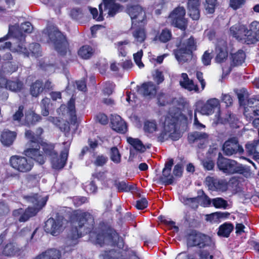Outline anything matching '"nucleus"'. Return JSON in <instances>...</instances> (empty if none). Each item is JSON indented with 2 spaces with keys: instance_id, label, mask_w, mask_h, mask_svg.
I'll return each mask as SVG.
<instances>
[{
  "instance_id": "f257e3e1",
  "label": "nucleus",
  "mask_w": 259,
  "mask_h": 259,
  "mask_svg": "<svg viewBox=\"0 0 259 259\" xmlns=\"http://www.w3.org/2000/svg\"><path fill=\"white\" fill-rule=\"evenodd\" d=\"M93 221L92 215L88 212L81 210L74 211L72 218V228L68 234L66 244L74 246L78 243V239L82 236L83 227L89 222Z\"/></svg>"
},
{
  "instance_id": "f03ea898",
  "label": "nucleus",
  "mask_w": 259,
  "mask_h": 259,
  "mask_svg": "<svg viewBox=\"0 0 259 259\" xmlns=\"http://www.w3.org/2000/svg\"><path fill=\"white\" fill-rule=\"evenodd\" d=\"M230 33L238 40L247 44L259 41V22H252L248 26L236 24L230 28Z\"/></svg>"
},
{
  "instance_id": "7ed1b4c3",
  "label": "nucleus",
  "mask_w": 259,
  "mask_h": 259,
  "mask_svg": "<svg viewBox=\"0 0 259 259\" xmlns=\"http://www.w3.org/2000/svg\"><path fill=\"white\" fill-rule=\"evenodd\" d=\"M115 0H103V3L99 6V14L96 8L90 7L89 10L94 19L101 21L103 20L104 16L106 14L105 12H107L108 16L113 17L121 10V6L115 3Z\"/></svg>"
},
{
  "instance_id": "20e7f679",
  "label": "nucleus",
  "mask_w": 259,
  "mask_h": 259,
  "mask_svg": "<svg viewBox=\"0 0 259 259\" xmlns=\"http://www.w3.org/2000/svg\"><path fill=\"white\" fill-rule=\"evenodd\" d=\"M179 49L175 51V57L179 62H185L191 58L193 51L196 50V42L193 37L185 38L184 35L181 39Z\"/></svg>"
},
{
  "instance_id": "39448f33",
  "label": "nucleus",
  "mask_w": 259,
  "mask_h": 259,
  "mask_svg": "<svg viewBox=\"0 0 259 259\" xmlns=\"http://www.w3.org/2000/svg\"><path fill=\"white\" fill-rule=\"evenodd\" d=\"M24 198L27 202L32 203L33 206H29L21 215L19 220L21 222L27 221L30 217L34 216L45 205L47 201L46 197H43L37 194L25 196Z\"/></svg>"
},
{
  "instance_id": "423d86ee",
  "label": "nucleus",
  "mask_w": 259,
  "mask_h": 259,
  "mask_svg": "<svg viewBox=\"0 0 259 259\" xmlns=\"http://www.w3.org/2000/svg\"><path fill=\"white\" fill-rule=\"evenodd\" d=\"M35 136L31 131H26L25 137L30 140V147L24 151V153L26 156L31 157L39 164H42L45 162V158L39 150L38 137Z\"/></svg>"
},
{
  "instance_id": "0eeeda50",
  "label": "nucleus",
  "mask_w": 259,
  "mask_h": 259,
  "mask_svg": "<svg viewBox=\"0 0 259 259\" xmlns=\"http://www.w3.org/2000/svg\"><path fill=\"white\" fill-rule=\"evenodd\" d=\"M90 236L93 242L101 246L104 244L113 246L117 239L119 240L116 232L112 230H102L98 232H92L90 233Z\"/></svg>"
},
{
  "instance_id": "6e6552de",
  "label": "nucleus",
  "mask_w": 259,
  "mask_h": 259,
  "mask_svg": "<svg viewBox=\"0 0 259 259\" xmlns=\"http://www.w3.org/2000/svg\"><path fill=\"white\" fill-rule=\"evenodd\" d=\"M43 150L46 155L51 157V163L54 168L56 169L62 168L67 159L69 149L66 148L61 154L60 158H58L56 152L54 149V146L51 144L42 145Z\"/></svg>"
},
{
  "instance_id": "1a4fd4ad",
  "label": "nucleus",
  "mask_w": 259,
  "mask_h": 259,
  "mask_svg": "<svg viewBox=\"0 0 259 259\" xmlns=\"http://www.w3.org/2000/svg\"><path fill=\"white\" fill-rule=\"evenodd\" d=\"M45 30V33H48V36L51 41L54 45L56 51L61 55H64L67 50L68 44L65 37L57 29L53 28Z\"/></svg>"
},
{
  "instance_id": "9d476101",
  "label": "nucleus",
  "mask_w": 259,
  "mask_h": 259,
  "mask_svg": "<svg viewBox=\"0 0 259 259\" xmlns=\"http://www.w3.org/2000/svg\"><path fill=\"white\" fill-rule=\"evenodd\" d=\"M187 244L189 246H197L200 248H204L207 246H212L211 238L207 235L193 231L190 233L187 238Z\"/></svg>"
},
{
  "instance_id": "9b49d317",
  "label": "nucleus",
  "mask_w": 259,
  "mask_h": 259,
  "mask_svg": "<svg viewBox=\"0 0 259 259\" xmlns=\"http://www.w3.org/2000/svg\"><path fill=\"white\" fill-rule=\"evenodd\" d=\"M217 166L219 169L227 174L241 173L243 168L236 161L223 157L221 153L219 155Z\"/></svg>"
},
{
  "instance_id": "f8f14e48",
  "label": "nucleus",
  "mask_w": 259,
  "mask_h": 259,
  "mask_svg": "<svg viewBox=\"0 0 259 259\" xmlns=\"http://www.w3.org/2000/svg\"><path fill=\"white\" fill-rule=\"evenodd\" d=\"M67 223V220L62 216L51 218L46 222L45 230L53 236H57L64 230Z\"/></svg>"
},
{
  "instance_id": "ddd939ff",
  "label": "nucleus",
  "mask_w": 259,
  "mask_h": 259,
  "mask_svg": "<svg viewBox=\"0 0 259 259\" xmlns=\"http://www.w3.org/2000/svg\"><path fill=\"white\" fill-rule=\"evenodd\" d=\"M9 162L13 168L22 173L29 171L33 167V163L31 160L19 155L12 156Z\"/></svg>"
},
{
  "instance_id": "4468645a",
  "label": "nucleus",
  "mask_w": 259,
  "mask_h": 259,
  "mask_svg": "<svg viewBox=\"0 0 259 259\" xmlns=\"http://www.w3.org/2000/svg\"><path fill=\"white\" fill-rule=\"evenodd\" d=\"M220 101L217 98H211L204 102L202 100L196 103V111L203 115H210L214 113V109L219 108Z\"/></svg>"
},
{
  "instance_id": "2eb2a0df",
  "label": "nucleus",
  "mask_w": 259,
  "mask_h": 259,
  "mask_svg": "<svg viewBox=\"0 0 259 259\" xmlns=\"http://www.w3.org/2000/svg\"><path fill=\"white\" fill-rule=\"evenodd\" d=\"M177 118L172 115L167 116L165 117L164 122L163 131L158 136V141L163 142L168 138L173 139V134L176 131V123Z\"/></svg>"
},
{
  "instance_id": "dca6fc26",
  "label": "nucleus",
  "mask_w": 259,
  "mask_h": 259,
  "mask_svg": "<svg viewBox=\"0 0 259 259\" xmlns=\"http://www.w3.org/2000/svg\"><path fill=\"white\" fill-rule=\"evenodd\" d=\"M127 12L131 17L132 22V29L134 25L140 23H145L146 20L145 11L139 5L132 6L128 8Z\"/></svg>"
},
{
  "instance_id": "f3484780",
  "label": "nucleus",
  "mask_w": 259,
  "mask_h": 259,
  "mask_svg": "<svg viewBox=\"0 0 259 259\" xmlns=\"http://www.w3.org/2000/svg\"><path fill=\"white\" fill-rule=\"evenodd\" d=\"M185 14L186 11L184 7H179L176 8L169 16L171 24L181 29H185L186 26Z\"/></svg>"
},
{
  "instance_id": "a211bd4d",
  "label": "nucleus",
  "mask_w": 259,
  "mask_h": 259,
  "mask_svg": "<svg viewBox=\"0 0 259 259\" xmlns=\"http://www.w3.org/2000/svg\"><path fill=\"white\" fill-rule=\"evenodd\" d=\"M223 150L225 154L227 156H231L237 153L242 154L244 151L243 148L239 144L238 139L235 137L226 141Z\"/></svg>"
},
{
  "instance_id": "6ab92c4d",
  "label": "nucleus",
  "mask_w": 259,
  "mask_h": 259,
  "mask_svg": "<svg viewBox=\"0 0 259 259\" xmlns=\"http://www.w3.org/2000/svg\"><path fill=\"white\" fill-rule=\"evenodd\" d=\"M4 47L10 49L13 52L23 54L26 56L29 55V52L25 45V36L22 34L20 36V38L17 39L16 42L14 43L13 46H12L11 42H6Z\"/></svg>"
},
{
  "instance_id": "aec40b11",
  "label": "nucleus",
  "mask_w": 259,
  "mask_h": 259,
  "mask_svg": "<svg viewBox=\"0 0 259 259\" xmlns=\"http://www.w3.org/2000/svg\"><path fill=\"white\" fill-rule=\"evenodd\" d=\"M206 184L208 189L212 191L224 192L228 189V182L224 180L207 177L206 178Z\"/></svg>"
},
{
  "instance_id": "412c9836",
  "label": "nucleus",
  "mask_w": 259,
  "mask_h": 259,
  "mask_svg": "<svg viewBox=\"0 0 259 259\" xmlns=\"http://www.w3.org/2000/svg\"><path fill=\"white\" fill-rule=\"evenodd\" d=\"M173 164V159H169L165 163L164 168L163 169L162 175L160 178V181L165 185L172 184L174 182L173 176L170 174Z\"/></svg>"
},
{
  "instance_id": "4be33fe9",
  "label": "nucleus",
  "mask_w": 259,
  "mask_h": 259,
  "mask_svg": "<svg viewBox=\"0 0 259 259\" xmlns=\"http://www.w3.org/2000/svg\"><path fill=\"white\" fill-rule=\"evenodd\" d=\"M208 139V135L205 133L195 132L190 134L188 140L190 143H197L199 148L206 143Z\"/></svg>"
},
{
  "instance_id": "5701e85b",
  "label": "nucleus",
  "mask_w": 259,
  "mask_h": 259,
  "mask_svg": "<svg viewBox=\"0 0 259 259\" xmlns=\"http://www.w3.org/2000/svg\"><path fill=\"white\" fill-rule=\"evenodd\" d=\"M227 44L225 41H219L216 48V62L221 63L225 62L228 58Z\"/></svg>"
},
{
  "instance_id": "b1692460",
  "label": "nucleus",
  "mask_w": 259,
  "mask_h": 259,
  "mask_svg": "<svg viewBox=\"0 0 259 259\" xmlns=\"http://www.w3.org/2000/svg\"><path fill=\"white\" fill-rule=\"evenodd\" d=\"M244 114L246 116L259 115V100L253 98L248 100L245 107Z\"/></svg>"
},
{
  "instance_id": "393cba45",
  "label": "nucleus",
  "mask_w": 259,
  "mask_h": 259,
  "mask_svg": "<svg viewBox=\"0 0 259 259\" xmlns=\"http://www.w3.org/2000/svg\"><path fill=\"white\" fill-rule=\"evenodd\" d=\"M112 128L117 132L123 134L127 131V125L121 117L118 115H112L111 118Z\"/></svg>"
},
{
  "instance_id": "a878e982",
  "label": "nucleus",
  "mask_w": 259,
  "mask_h": 259,
  "mask_svg": "<svg viewBox=\"0 0 259 259\" xmlns=\"http://www.w3.org/2000/svg\"><path fill=\"white\" fill-rule=\"evenodd\" d=\"M200 5L199 0H189L188 2L187 7L189 14L193 20H198L200 17Z\"/></svg>"
},
{
  "instance_id": "bb28decb",
  "label": "nucleus",
  "mask_w": 259,
  "mask_h": 259,
  "mask_svg": "<svg viewBox=\"0 0 259 259\" xmlns=\"http://www.w3.org/2000/svg\"><path fill=\"white\" fill-rule=\"evenodd\" d=\"M157 89V87L152 82L149 81L142 84L139 92L144 96L152 98L156 95Z\"/></svg>"
},
{
  "instance_id": "cd10ccee",
  "label": "nucleus",
  "mask_w": 259,
  "mask_h": 259,
  "mask_svg": "<svg viewBox=\"0 0 259 259\" xmlns=\"http://www.w3.org/2000/svg\"><path fill=\"white\" fill-rule=\"evenodd\" d=\"M22 85L19 81H8L5 78H0V88H6L12 91L18 92L21 90Z\"/></svg>"
},
{
  "instance_id": "c85d7f7f",
  "label": "nucleus",
  "mask_w": 259,
  "mask_h": 259,
  "mask_svg": "<svg viewBox=\"0 0 259 259\" xmlns=\"http://www.w3.org/2000/svg\"><path fill=\"white\" fill-rule=\"evenodd\" d=\"M180 85L184 88L189 91H194L196 92H199V89L197 85H195L193 80H190L186 73H183L181 74V79L180 80Z\"/></svg>"
},
{
  "instance_id": "c756f323",
  "label": "nucleus",
  "mask_w": 259,
  "mask_h": 259,
  "mask_svg": "<svg viewBox=\"0 0 259 259\" xmlns=\"http://www.w3.org/2000/svg\"><path fill=\"white\" fill-rule=\"evenodd\" d=\"M20 249L17 244L13 242H10L7 244L3 249V253L6 256H14L19 255Z\"/></svg>"
},
{
  "instance_id": "7c9ffc66",
  "label": "nucleus",
  "mask_w": 259,
  "mask_h": 259,
  "mask_svg": "<svg viewBox=\"0 0 259 259\" xmlns=\"http://www.w3.org/2000/svg\"><path fill=\"white\" fill-rule=\"evenodd\" d=\"M127 142L137 151L144 152L147 148H149V145L145 146L138 139L128 137Z\"/></svg>"
},
{
  "instance_id": "2f4dec72",
  "label": "nucleus",
  "mask_w": 259,
  "mask_h": 259,
  "mask_svg": "<svg viewBox=\"0 0 259 259\" xmlns=\"http://www.w3.org/2000/svg\"><path fill=\"white\" fill-rule=\"evenodd\" d=\"M208 249H203L199 253V259H215L214 252V245L212 242V246H207ZM218 259H222L221 257H218Z\"/></svg>"
},
{
  "instance_id": "473e14b6",
  "label": "nucleus",
  "mask_w": 259,
  "mask_h": 259,
  "mask_svg": "<svg viewBox=\"0 0 259 259\" xmlns=\"http://www.w3.org/2000/svg\"><path fill=\"white\" fill-rule=\"evenodd\" d=\"M16 137V133L10 131H5L3 132L1 136L2 143L6 146L11 145Z\"/></svg>"
},
{
  "instance_id": "72a5a7b5",
  "label": "nucleus",
  "mask_w": 259,
  "mask_h": 259,
  "mask_svg": "<svg viewBox=\"0 0 259 259\" xmlns=\"http://www.w3.org/2000/svg\"><path fill=\"white\" fill-rule=\"evenodd\" d=\"M245 54L242 50H239L235 53L231 55V60L233 66L241 65L245 61Z\"/></svg>"
},
{
  "instance_id": "f704fd0d",
  "label": "nucleus",
  "mask_w": 259,
  "mask_h": 259,
  "mask_svg": "<svg viewBox=\"0 0 259 259\" xmlns=\"http://www.w3.org/2000/svg\"><path fill=\"white\" fill-rule=\"evenodd\" d=\"M44 259H60L61 253L57 249H49L40 254Z\"/></svg>"
},
{
  "instance_id": "c9c22d12",
  "label": "nucleus",
  "mask_w": 259,
  "mask_h": 259,
  "mask_svg": "<svg viewBox=\"0 0 259 259\" xmlns=\"http://www.w3.org/2000/svg\"><path fill=\"white\" fill-rule=\"evenodd\" d=\"M119 53L122 56H125L127 49L131 46V41L128 39H125L117 42L115 44Z\"/></svg>"
},
{
  "instance_id": "e433bc0d",
  "label": "nucleus",
  "mask_w": 259,
  "mask_h": 259,
  "mask_svg": "<svg viewBox=\"0 0 259 259\" xmlns=\"http://www.w3.org/2000/svg\"><path fill=\"white\" fill-rule=\"evenodd\" d=\"M135 40L137 42H143L146 38V32L144 28H138L134 29L132 32Z\"/></svg>"
},
{
  "instance_id": "4c0bfd02",
  "label": "nucleus",
  "mask_w": 259,
  "mask_h": 259,
  "mask_svg": "<svg viewBox=\"0 0 259 259\" xmlns=\"http://www.w3.org/2000/svg\"><path fill=\"white\" fill-rule=\"evenodd\" d=\"M43 91V83L40 80H36L31 85L30 93L33 97H37Z\"/></svg>"
},
{
  "instance_id": "58836bf2",
  "label": "nucleus",
  "mask_w": 259,
  "mask_h": 259,
  "mask_svg": "<svg viewBox=\"0 0 259 259\" xmlns=\"http://www.w3.org/2000/svg\"><path fill=\"white\" fill-rule=\"evenodd\" d=\"M94 53V51L89 46H83L78 51V55L84 59L90 58Z\"/></svg>"
},
{
  "instance_id": "ea45409f",
  "label": "nucleus",
  "mask_w": 259,
  "mask_h": 259,
  "mask_svg": "<svg viewBox=\"0 0 259 259\" xmlns=\"http://www.w3.org/2000/svg\"><path fill=\"white\" fill-rule=\"evenodd\" d=\"M171 31L169 29L165 28L159 34L156 35L154 39L155 40H158L162 42L165 43L169 41L171 39Z\"/></svg>"
},
{
  "instance_id": "a19ab883",
  "label": "nucleus",
  "mask_w": 259,
  "mask_h": 259,
  "mask_svg": "<svg viewBox=\"0 0 259 259\" xmlns=\"http://www.w3.org/2000/svg\"><path fill=\"white\" fill-rule=\"evenodd\" d=\"M145 132L149 135L153 134L157 130V125L155 120L146 121L144 125Z\"/></svg>"
},
{
  "instance_id": "79ce46f5",
  "label": "nucleus",
  "mask_w": 259,
  "mask_h": 259,
  "mask_svg": "<svg viewBox=\"0 0 259 259\" xmlns=\"http://www.w3.org/2000/svg\"><path fill=\"white\" fill-rule=\"evenodd\" d=\"M233 228L231 224L225 223L220 227L218 234L219 236L228 237Z\"/></svg>"
},
{
  "instance_id": "37998d69",
  "label": "nucleus",
  "mask_w": 259,
  "mask_h": 259,
  "mask_svg": "<svg viewBox=\"0 0 259 259\" xmlns=\"http://www.w3.org/2000/svg\"><path fill=\"white\" fill-rule=\"evenodd\" d=\"M40 119V116L33 111L28 112L25 115V121L29 125L35 124Z\"/></svg>"
},
{
  "instance_id": "c03bdc74",
  "label": "nucleus",
  "mask_w": 259,
  "mask_h": 259,
  "mask_svg": "<svg viewBox=\"0 0 259 259\" xmlns=\"http://www.w3.org/2000/svg\"><path fill=\"white\" fill-rule=\"evenodd\" d=\"M258 142V140H254L252 142L248 143L246 144V150L249 155H254L256 154Z\"/></svg>"
},
{
  "instance_id": "a18cd8bd",
  "label": "nucleus",
  "mask_w": 259,
  "mask_h": 259,
  "mask_svg": "<svg viewBox=\"0 0 259 259\" xmlns=\"http://www.w3.org/2000/svg\"><path fill=\"white\" fill-rule=\"evenodd\" d=\"M110 159L115 163H119L121 161V155L116 147H113L111 149Z\"/></svg>"
},
{
  "instance_id": "49530a36",
  "label": "nucleus",
  "mask_w": 259,
  "mask_h": 259,
  "mask_svg": "<svg viewBox=\"0 0 259 259\" xmlns=\"http://www.w3.org/2000/svg\"><path fill=\"white\" fill-rule=\"evenodd\" d=\"M212 203L213 206L218 208H226L228 205L227 201L226 200L220 197L212 199Z\"/></svg>"
},
{
  "instance_id": "de8ad7c7",
  "label": "nucleus",
  "mask_w": 259,
  "mask_h": 259,
  "mask_svg": "<svg viewBox=\"0 0 259 259\" xmlns=\"http://www.w3.org/2000/svg\"><path fill=\"white\" fill-rule=\"evenodd\" d=\"M217 4V0H205L204 6L206 12L209 14L213 13Z\"/></svg>"
},
{
  "instance_id": "09e8293b",
  "label": "nucleus",
  "mask_w": 259,
  "mask_h": 259,
  "mask_svg": "<svg viewBox=\"0 0 259 259\" xmlns=\"http://www.w3.org/2000/svg\"><path fill=\"white\" fill-rule=\"evenodd\" d=\"M101 256L103 259H118L120 254L114 250H110L109 252L105 251Z\"/></svg>"
},
{
  "instance_id": "8fccbe9b",
  "label": "nucleus",
  "mask_w": 259,
  "mask_h": 259,
  "mask_svg": "<svg viewBox=\"0 0 259 259\" xmlns=\"http://www.w3.org/2000/svg\"><path fill=\"white\" fill-rule=\"evenodd\" d=\"M29 50L30 51L29 54L31 53L32 56L35 57H37L40 55V46L38 44L34 43L31 44L29 46Z\"/></svg>"
},
{
  "instance_id": "3c124183",
  "label": "nucleus",
  "mask_w": 259,
  "mask_h": 259,
  "mask_svg": "<svg viewBox=\"0 0 259 259\" xmlns=\"http://www.w3.org/2000/svg\"><path fill=\"white\" fill-rule=\"evenodd\" d=\"M108 160L107 156L104 155H98L95 157L93 163L97 166H102L107 163Z\"/></svg>"
},
{
  "instance_id": "603ef678",
  "label": "nucleus",
  "mask_w": 259,
  "mask_h": 259,
  "mask_svg": "<svg viewBox=\"0 0 259 259\" xmlns=\"http://www.w3.org/2000/svg\"><path fill=\"white\" fill-rule=\"evenodd\" d=\"M143 53L142 50H140L133 55L134 59L136 64L140 68L143 67L144 66V64L141 62V59L143 56Z\"/></svg>"
},
{
  "instance_id": "864d4df0",
  "label": "nucleus",
  "mask_w": 259,
  "mask_h": 259,
  "mask_svg": "<svg viewBox=\"0 0 259 259\" xmlns=\"http://www.w3.org/2000/svg\"><path fill=\"white\" fill-rule=\"evenodd\" d=\"M157 100L159 104L161 106L168 104L169 100L168 96L163 93H159L158 94Z\"/></svg>"
},
{
  "instance_id": "5fc2aeb1",
  "label": "nucleus",
  "mask_w": 259,
  "mask_h": 259,
  "mask_svg": "<svg viewBox=\"0 0 259 259\" xmlns=\"http://www.w3.org/2000/svg\"><path fill=\"white\" fill-rule=\"evenodd\" d=\"M33 27L31 24L29 22H26L21 24L20 30L21 31L20 36L22 34V32L30 33L32 31Z\"/></svg>"
},
{
  "instance_id": "6e6d98bb",
  "label": "nucleus",
  "mask_w": 259,
  "mask_h": 259,
  "mask_svg": "<svg viewBox=\"0 0 259 259\" xmlns=\"http://www.w3.org/2000/svg\"><path fill=\"white\" fill-rule=\"evenodd\" d=\"M117 189L121 191H129L132 190L134 187L128 185L125 182L122 181L116 184Z\"/></svg>"
},
{
  "instance_id": "4d7b16f0",
  "label": "nucleus",
  "mask_w": 259,
  "mask_h": 259,
  "mask_svg": "<svg viewBox=\"0 0 259 259\" xmlns=\"http://www.w3.org/2000/svg\"><path fill=\"white\" fill-rule=\"evenodd\" d=\"M212 59L211 52L206 51L202 57V62L205 65L210 64Z\"/></svg>"
},
{
  "instance_id": "13d9d810",
  "label": "nucleus",
  "mask_w": 259,
  "mask_h": 259,
  "mask_svg": "<svg viewBox=\"0 0 259 259\" xmlns=\"http://www.w3.org/2000/svg\"><path fill=\"white\" fill-rule=\"evenodd\" d=\"M24 107L23 106H20L18 110L13 114L12 119L13 121H20L21 118L23 116V110Z\"/></svg>"
},
{
  "instance_id": "bf43d9fd",
  "label": "nucleus",
  "mask_w": 259,
  "mask_h": 259,
  "mask_svg": "<svg viewBox=\"0 0 259 259\" xmlns=\"http://www.w3.org/2000/svg\"><path fill=\"white\" fill-rule=\"evenodd\" d=\"M153 79L157 84L161 83L164 80L162 72L159 70H156L153 74Z\"/></svg>"
},
{
  "instance_id": "052dcab7",
  "label": "nucleus",
  "mask_w": 259,
  "mask_h": 259,
  "mask_svg": "<svg viewBox=\"0 0 259 259\" xmlns=\"http://www.w3.org/2000/svg\"><path fill=\"white\" fill-rule=\"evenodd\" d=\"M244 2V0H230V6L234 10H237L240 8Z\"/></svg>"
},
{
  "instance_id": "680f3d73",
  "label": "nucleus",
  "mask_w": 259,
  "mask_h": 259,
  "mask_svg": "<svg viewBox=\"0 0 259 259\" xmlns=\"http://www.w3.org/2000/svg\"><path fill=\"white\" fill-rule=\"evenodd\" d=\"M114 85L112 83L108 82L105 83L103 91L105 95H111L114 89Z\"/></svg>"
},
{
  "instance_id": "e2e57ef3",
  "label": "nucleus",
  "mask_w": 259,
  "mask_h": 259,
  "mask_svg": "<svg viewBox=\"0 0 259 259\" xmlns=\"http://www.w3.org/2000/svg\"><path fill=\"white\" fill-rule=\"evenodd\" d=\"M60 130L65 133L66 136L68 137L69 135L70 126L69 122L67 121H63V123L61 122L60 126H59Z\"/></svg>"
},
{
  "instance_id": "0e129e2a",
  "label": "nucleus",
  "mask_w": 259,
  "mask_h": 259,
  "mask_svg": "<svg viewBox=\"0 0 259 259\" xmlns=\"http://www.w3.org/2000/svg\"><path fill=\"white\" fill-rule=\"evenodd\" d=\"M147 204L146 199L143 198L137 201L136 206L138 209H143L147 206Z\"/></svg>"
},
{
  "instance_id": "69168bd1",
  "label": "nucleus",
  "mask_w": 259,
  "mask_h": 259,
  "mask_svg": "<svg viewBox=\"0 0 259 259\" xmlns=\"http://www.w3.org/2000/svg\"><path fill=\"white\" fill-rule=\"evenodd\" d=\"M183 173L182 165L180 163L176 164L173 170V174L175 176L181 177Z\"/></svg>"
},
{
  "instance_id": "338daca9",
  "label": "nucleus",
  "mask_w": 259,
  "mask_h": 259,
  "mask_svg": "<svg viewBox=\"0 0 259 259\" xmlns=\"http://www.w3.org/2000/svg\"><path fill=\"white\" fill-rule=\"evenodd\" d=\"M67 109L71 115L75 113V101L73 99H70L68 102Z\"/></svg>"
},
{
  "instance_id": "774afa93",
  "label": "nucleus",
  "mask_w": 259,
  "mask_h": 259,
  "mask_svg": "<svg viewBox=\"0 0 259 259\" xmlns=\"http://www.w3.org/2000/svg\"><path fill=\"white\" fill-rule=\"evenodd\" d=\"M97 120L102 124H106L108 123V118L104 114H99L97 116Z\"/></svg>"
}]
</instances>
